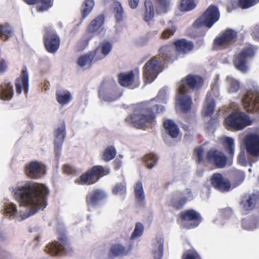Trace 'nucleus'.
<instances>
[{
	"instance_id": "1",
	"label": "nucleus",
	"mask_w": 259,
	"mask_h": 259,
	"mask_svg": "<svg viewBox=\"0 0 259 259\" xmlns=\"http://www.w3.org/2000/svg\"><path fill=\"white\" fill-rule=\"evenodd\" d=\"M47 193V187L42 184L28 182L23 186L18 187L14 196L20 206L30 209L29 215H30L46 207Z\"/></svg>"
},
{
	"instance_id": "2",
	"label": "nucleus",
	"mask_w": 259,
	"mask_h": 259,
	"mask_svg": "<svg viewBox=\"0 0 259 259\" xmlns=\"http://www.w3.org/2000/svg\"><path fill=\"white\" fill-rule=\"evenodd\" d=\"M164 110L161 105L154 104V100L137 104L133 113L126 118L137 128H143L147 127L154 119L155 113H160Z\"/></svg>"
},
{
	"instance_id": "3",
	"label": "nucleus",
	"mask_w": 259,
	"mask_h": 259,
	"mask_svg": "<svg viewBox=\"0 0 259 259\" xmlns=\"http://www.w3.org/2000/svg\"><path fill=\"white\" fill-rule=\"evenodd\" d=\"M203 84L202 78L197 75H188L181 80L176 97V106L183 112L189 111L192 107L191 93Z\"/></svg>"
},
{
	"instance_id": "4",
	"label": "nucleus",
	"mask_w": 259,
	"mask_h": 259,
	"mask_svg": "<svg viewBox=\"0 0 259 259\" xmlns=\"http://www.w3.org/2000/svg\"><path fill=\"white\" fill-rule=\"evenodd\" d=\"M253 119L245 113L241 111L232 112L225 120L227 129L237 131L243 130L250 125Z\"/></svg>"
},
{
	"instance_id": "5",
	"label": "nucleus",
	"mask_w": 259,
	"mask_h": 259,
	"mask_svg": "<svg viewBox=\"0 0 259 259\" xmlns=\"http://www.w3.org/2000/svg\"><path fill=\"white\" fill-rule=\"evenodd\" d=\"M164 70V64L159 57L154 56L148 61L143 68L144 79L146 83H150Z\"/></svg>"
},
{
	"instance_id": "6",
	"label": "nucleus",
	"mask_w": 259,
	"mask_h": 259,
	"mask_svg": "<svg viewBox=\"0 0 259 259\" xmlns=\"http://www.w3.org/2000/svg\"><path fill=\"white\" fill-rule=\"evenodd\" d=\"M109 169L107 167L97 165L93 166L87 172L82 174L75 180V183L78 185H90L98 181L101 177L108 175Z\"/></svg>"
},
{
	"instance_id": "7",
	"label": "nucleus",
	"mask_w": 259,
	"mask_h": 259,
	"mask_svg": "<svg viewBox=\"0 0 259 259\" xmlns=\"http://www.w3.org/2000/svg\"><path fill=\"white\" fill-rule=\"evenodd\" d=\"M220 18L218 8L214 6H210L204 14L197 19L193 24L195 28L205 26L210 28Z\"/></svg>"
},
{
	"instance_id": "8",
	"label": "nucleus",
	"mask_w": 259,
	"mask_h": 259,
	"mask_svg": "<svg viewBox=\"0 0 259 259\" xmlns=\"http://www.w3.org/2000/svg\"><path fill=\"white\" fill-rule=\"evenodd\" d=\"M256 51V48L251 45L244 47L242 52L235 56L234 65L236 68L242 72H246L248 67L246 65V59L253 56Z\"/></svg>"
},
{
	"instance_id": "9",
	"label": "nucleus",
	"mask_w": 259,
	"mask_h": 259,
	"mask_svg": "<svg viewBox=\"0 0 259 259\" xmlns=\"http://www.w3.org/2000/svg\"><path fill=\"white\" fill-rule=\"evenodd\" d=\"M121 95L122 93L119 91L113 82L102 84L99 91V98L107 102L115 101Z\"/></svg>"
},
{
	"instance_id": "10",
	"label": "nucleus",
	"mask_w": 259,
	"mask_h": 259,
	"mask_svg": "<svg viewBox=\"0 0 259 259\" xmlns=\"http://www.w3.org/2000/svg\"><path fill=\"white\" fill-rule=\"evenodd\" d=\"M237 36L236 31L228 29L214 39V47L218 50L226 49L235 42Z\"/></svg>"
},
{
	"instance_id": "11",
	"label": "nucleus",
	"mask_w": 259,
	"mask_h": 259,
	"mask_svg": "<svg viewBox=\"0 0 259 259\" xmlns=\"http://www.w3.org/2000/svg\"><path fill=\"white\" fill-rule=\"evenodd\" d=\"M242 104L246 110L259 113V94L257 89L248 91L242 99Z\"/></svg>"
},
{
	"instance_id": "12",
	"label": "nucleus",
	"mask_w": 259,
	"mask_h": 259,
	"mask_svg": "<svg viewBox=\"0 0 259 259\" xmlns=\"http://www.w3.org/2000/svg\"><path fill=\"white\" fill-rule=\"evenodd\" d=\"M120 84L131 89H135L140 85L139 72L138 71L122 73L118 75Z\"/></svg>"
},
{
	"instance_id": "13",
	"label": "nucleus",
	"mask_w": 259,
	"mask_h": 259,
	"mask_svg": "<svg viewBox=\"0 0 259 259\" xmlns=\"http://www.w3.org/2000/svg\"><path fill=\"white\" fill-rule=\"evenodd\" d=\"M66 135L65 125V123L63 122L55 130L54 133V152L57 158L60 157Z\"/></svg>"
},
{
	"instance_id": "14",
	"label": "nucleus",
	"mask_w": 259,
	"mask_h": 259,
	"mask_svg": "<svg viewBox=\"0 0 259 259\" xmlns=\"http://www.w3.org/2000/svg\"><path fill=\"white\" fill-rule=\"evenodd\" d=\"M107 197L108 194L105 190L101 189H95L87 195V204L89 207L97 206Z\"/></svg>"
},
{
	"instance_id": "15",
	"label": "nucleus",
	"mask_w": 259,
	"mask_h": 259,
	"mask_svg": "<svg viewBox=\"0 0 259 259\" xmlns=\"http://www.w3.org/2000/svg\"><path fill=\"white\" fill-rule=\"evenodd\" d=\"M24 172L28 177L34 179L41 177L45 172V169L43 164L34 161L25 166Z\"/></svg>"
},
{
	"instance_id": "16",
	"label": "nucleus",
	"mask_w": 259,
	"mask_h": 259,
	"mask_svg": "<svg viewBox=\"0 0 259 259\" xmlns=\"http://www.w3.org/2000/svg\"><path fill=\"white\" fill-rule=\"evenodd\" d=\"M15 85L17 95H20L23 90L25 96H27L29 89V77L26 67L22 68L20 76L15 80Z\"/></svg>"
},
{
	"instance_id": "17",
	"label": "nucleus",
	"mask_w": 259,
	"mask_h": 259,
	"mask_svg": "<svg viewBox=\"0 0 259 259\" xmlns=\"http://www.w3.org/2000/svg\"><path fill=\"white\" fill-rule=\"evenodd\" d=\"M244 143L248 153L255 156H259V135L251 134L245 137Z\"/></svg>"
},
{
	"instance_id": "18",
	"label": "nucleus",
	"mask_w": 259,
	"mask_h": 259,
	"mask_svg": "<svg viewBox=\"0 0 259 259\" xmlns=\"http://www.w3.org/2000/svg\"><path fill=\"white\" fill-rule=\"evenodd\" d=\"M211 182L215 189L221 191L226 192L231 189L230 182L221 174H214L211 177Z\"/></svg>"
},
{
	"instance_id": "19",
	"label": "nucleus",
	"mask_w": 259,
	"mask_h": 259,
	"mask_svg": "<svg viewBox=\"0 0 259 259\" xmlns=\"http://www.w3.org/2000/svg\"><path fill=\"white\" fill-rule=\"evenodd\" d=\"M209 162L213 163L219 168L223 167L226 164V157L224 154L218 150L211 149L207 154Z\"/></svg>"
},
{
	"instance_id": "20",
	"label": "nucleus",
	"mask_w": 259,
	"mask_h": 259,
	"mask_svg": "<svg viewBox=\"0 0 259 259\" xmlns=\"http://www.w3.org/2000/svg\"><path fill=\"white\" fill-rule=\"evenodd\" d=\"M181 218L183 220L192 222L187 227L188 229H192L197 227L201 222L200 214L194 210H188L182 212Z\"/></svg>"
},
{
	"instance_id": "21",
	"label": "nucleus",
	"mask_w": 259,
	"mask_h": 259,
	"mask_svg": "<svg viewBox=\"0 0 259 259\" xmlns=\"http://www.w3.org/2000/svg\"><path fill=\"white\" fill-rule=\"evenodd\" d=\"M215 103L210 93H208L206 96V101L204 103L202 114L205 118H210L214 119L217 117V114L213 115L215 108Z\"/></svg>"
},
{
	"instance_id": "22",
	"label": "nucleus",
	"mask_w": 259,
	"mask_h": 259,
	"mask_svg": "<svg viewBox=\"0 0 259 259\" xmlns=\"http://www.w3.org/2000/svg\"><path fill=\"white\" fill-rule=\"evenodd\" d=\"M175 47L177 56L178 55H183L188 53L193 49V43L185 39H181L175 41L174 42Z\"/></svg>"
},
{
	"instance_id": "23",
	"label": "nucleus",
	"mask_w": 259,
	"mask_h": 259,
	"mask_svg": "<svg viewBox=\"0 0 259 259\" xmlns=\"http://www.w3.org/2000/svg\"><path fill=\"white\" fill-rule=\"evenodd\" d=\"M112 46L111 44L106 40L100 42L97 49L93 52L95 56V59L102 60L107 56L111 51Z\"/></svg>"
},
{
	"instance_id": "24",
	"label": "nucleus",
	"mask_w": 259,
	"mask_h": 259,
	"mask_svg": "<svg viewBox=\"0 0 259 259\" xmlns=\"http://www.w3.org/2000/svg\"><path fill=\"white\" fill-rule=\"evenodd\" d=\"M256 204V196L254 194H246L241 198L240 206L244 213L252 210Z\"/></svg>"
},
{
	"instance_id": "25",
	"label": "nucleus",
	"mask_w": 259,
	"mask_h": 259,
	"mask_svg": "<svg viewBox=\"0 0 259 259\" xmlns=\"http://www.w3.org/2000/svg\"><path fill=\"white\" fill-rule=\"evenodd\" d=\"M178 193H174L172 195L171 205L177 209H180L186 203L193 198V195L191 191L189 189H187L183 192L182 196L178 200L176 199V197L178 195Z\"/></svg>"
},
{
	"instance_id": "26",
	"label": "nucleus",
	"mask_w": 259,
	"mask_h": 259,
	"mask_svg": "<svg viewBox=\"0 0 259 259\" xmlns=\"http://www.w3.org/2000/svg\"><path fill=\"white\" fill-rule=\"evenodd\" d=\"M161 61L166 60L172 61L177 58L176 50H174L172 46L164 45L161 47L159 50V55Z\"/></svg>"
},
{
	"instance_id": "27",
	"label": "nucleus",
	"mask_w": 259,
	"mask_h": 259,
	"mask_svg": "<svg viewBox=\"0 0 259 259\" xmlns=\"http://www.w3.org/2000/svg\"><path fill=\"white\" fill-rule=\"evenodd\" d=\"M164 238L159 236L156 237L153 242L152 254L154 259H161L163 253Z\"/></svg>"
},
{
	"instance_id": "28",
	"label": "nucleus",
	"mask_w": 259,
	"mask_h": 259,
	"mask_svg": "<svg viewBox=\"0 0 259 259\" xmlns=\"http://www.w3.org/2000/svg\"><path fill=\"white\" fill-rule=\"evenodd\" d=\"M104 23V17L100 15L92 21L88 27V34L93 33L95 34H101L104 32L102 25Z\"/></svg>"
},
{
	"instance_id": "29",
	"label": "nucleus",
	"mask_w": 259,
	"mask_h": 259,
	"mask_svg": "<svg viewBox=\"0 0 259 259\" xmlns=\"http://www.w3.org/2000/svg\"><path fill=\"white\" fill-rule=\"evenodd\" d=\"M14 95L13 87L12 83L6 80L0 85V99L3 100L9 101Z\"/></svg>"
},
{
	"instance_id": "30",
	"label": "nucleus",
	"mask_w": 259,
	"mask_h": 259,
	"mask_svg": "<svg viewBox=\"0 0 259 259\" xmlns=\"http://www.w3.org/2000/svg\"><path fill=\"white\" fill-rule=\"evenodd\" d=\"M132 249V245L125 246L121 244H115L112 245L110 250V253L114 256L125 255Z\"/></svg>"
},
{
	"instance_id": "31",
	"label": "nucleus",
	"mask_w": 259,
	"mask_h": 259,
	"mask_svg": "<svg viewBox=\"0 0 259 259\" xmlns=\"http://www.w3.org/2000/svg\"><path fill=\"white\" fill-rule=\"evenodd\" d=\"M166 132L172 138H176L179 135V129L174 121L166 120L163 122Z\"/></svg>"
},
{
	"instance_id": "32",
	"label": "nucleus",
	"mask_w": 259,
	"mask_h": 259,
	"mask_svg": "<svg viewBox=\"0 0 259 259\" xmlns=\"http://www.w3.org/2000/svg\"><path fill=\"white\" fill-rule=\"evenodd\" d=\"M60 46V38L54 30L50 31V53H55Z\"/></svg>"
},
{
	"instance_id": "33",
	"label": "nucleus",
	"mask_w": 259,
	"mask_h": 259,
	"mask_svg": "<svg viewBox=\"0 0 259 259\" xmlns=\"http://www.w3.org/2000/svg\"><path fill=\"white\" fill-rule=\"evenodd\" d=\"M94 58L95 59V56L92 52L89 54L80 56L78 59L77 64L83 69H88L91 67Z\"/></svg>"
},
{
	"instance_id": "34",
	"label": "nucleus",
	"mask_w": 259,
	"mask_h": 259,
	"mask_svg": "<svg viewBox=\"0 0 259 259\" xmlns=\"http://www.w3.org/2000/svg\"><path fill=\"white\" fill-rule=\"evenodd\" d=\"M258 225V220L254 217L244 219L241 222L242 228L248 231H253L256 229Z\"/></svg>"
},
{
	"instance_id": "35",
	"label": "nucleus",
	"mask_w": 259,
	"mask_h": 259,
	"mask_svg": "<svg viewBox=\"0 0 259 259\" xmlns=\"http://www.w3.org/2000/svg\"><path fill=\"white\" fill-rule=\"evenodd\" d=\"M95 6L94 0H84L80 8L82 19L85 18L93 11Z\"/></svg>"
},
{
	"instance_id": "36",
	"label": "nucleus",
	"mask_w": 259,
	"mask_h": 259,
	"mask_svg": "<svg viewBox=\"0 0 259 259\" xmlns=\"http://www.w3.org/2000/svg\"><path fill=\"white\" fill-rule=\"evenodd\" d=\"M13 30L8 23L0 25V38L3 41L7 40L12 36Z\"/></svg>"
},
{
	"instance_id": "37",
	"label": "nucleus",
	"mask_w": 259,
	"mask_h": 259,
	"mask_svg": "<svg viewBox=\"0 0 259 259\" xmlns=\"http://www.w3.org/2000/svg\"><path fill=\"white\" fill-rule=\"evenodd\" d=\"M72 99V94L68 91H63L57 94V100L62 106L68 104Z\"/></svg>"
},
{
	"instance_id": "38",
	"label": "nucleus",
	"mask_w": 259,
	"mask_h": 259,
	"mask_svg": "<svg viewBox=\"0 0 259 259\" xmlns=\"http://www.w3.org/2000/svg\"><path fill=\"white\" fill-rule=\"evenodd\" d=\"M227 85L228 92L236 93L240 88L239 81L231 76H227L225 79Z\"/></svg>"
},
{
	"instance_id": "39",
	"label": "nucleus",
	"mask_w": 259,
	"mask_h": 259,
	"mask_svg": "<svg viewBox=\"0 0 259 259\" xmlns=\"http://www.w3.org/2000/svg\"><path fill=\"white\" fill-rule=\"evenodd\" d=\"M159 157L158 155L154 153H150L146 154L143 158V161L148 169H152L154 167L158 162Z\"/></svg>"
},
{
	"instance_id": "40",
	"label": "nucleus",
	"mask_w": 259,
	"mask_h": 259,
	"mask_svg": "<svg viewBox=\"0 0 259 259\" xmlns=\"http://www.w3.org/2000/svg\"><path fill=\"white\" fill-rule=\"evenodd\" d=\"M196 6L195 0H180L179 9L181 12H188L193 10Z\"/></svg>"
},
{
	"instance_id": "41",
	"label": "nucleus",
	"mask_w": 259,
	"mask_h": 259,
	"mask_svg": "<svg viewBox=\"0 0 259 259\" xmlns=\"http://www.w3.org/2000/svg\"><path fill=\"white\" fill-rule=\"evenodd\" d=\"M170 0H158L156 1V11L158 14L167 12L171 8Z\"/></svg>"
},
{
	"instance_id": "42",
	"label": "nucleus",
	"mask_w": 259,
	"mask_h": 259,
	"mask_svg": "<svg viewBox=\"0 0 259 259\" xmlns=\"http://www.w3.org/2000/svg\"><path fill=\"white\" fill-rule=\"evenodd\" d=\"M23 1L30 5L35 4L38 12L47 10L49 8V0H23Z\"/></svg>"
},
{
	"instance_id": "43",
	"label": "nucleus",
	"mask_w": 259,
	"mask_h": 259,
	"mask_svg": "<svg viewBox=\"0 0 259 259\" xmlns=\"http://www.w3.org/2000/svg\"><path fill=\"white\" fill-rule=\"evenodd\" d=\"M154 11L152 2L150 0L145 1V15L144 19L146 21L151 20L154 16Z\"/></svg>"
},
{
	"instance_id": "44",
	"label": "nucleus",
	"mask_w": 259,
	"mask_h": 259,
	"mask_svg": "<svg viewBox=\"0 0 259 259\" xmlns=\"http://www.w3.org/2000/svg\"><path fill=\"white\" fill-rule=\"evenodd\" d=\"M222 141L225 145L226 150L230 156L234 153V140L233 138L228 137H223Z\"/></svg>"
},
{
	"instance_id": "45",
	"label": "nucleus",
	"mask_w": 259,
	"mask_h": 259,
	"mask_svg": "<svg viewBox=\"0 0 259 259\" xmlns=\"http://www.w3.org/2000/svg\"><path fill=\"white\" fill-rule=\"evenodd\" d=\"M116 154L115 148L112 146L107 147L103 151L102 158L105 161H108L114 158Z\"/></svg>"
},
{
	"instance_id": "46",
	"label": "nucleus",
	"mask_w": 259,
	"mask_h": 259,
	"mask_svg": "<svg viewBox=\"0 0 259 259\" xmlns=\"http://www.w3.org/2000/svg\"><path fill=\"white\" fill-rule=\"evenodd\" d=\"M4 211L6 215L12 219H14L17 213L16 205L13 203L5 204Z\"/></svg>"
},
{
	"instance_id": "47",
	"label": "nucleus",
	"mask_w": 259,
	"mask_h": 259,
	"mask_svg": "<svg viewBox=\"0 0 259 259\" xmlns=\"http://www.w3.org/2000/svg\"><path fill=\"white\" fill-rule=\"evenodd\" d=\"M177 28L171 21H169L168 26L161 33V38L168 39L173 35L176 32Z\"/></svg>"
},
{
	"instance_id": "48",
	"label": "nucleus",
	"mask_w": 259,
	"mask_h": 259,
	"mask_svg": "<svg viewBox=\"0 0 259 259\" xmlns=\"http://www.w3.org/2000/svg\"><path fill=\"white\" fill-rule=\"evenodd\" d=\"M65 248L63 242H55L50 244V253L52 255H56L59 252L62 251Z\"/></svg>"
},
{
	"instance_id": "49",
	"label": "nucleus",
	"mask_w": 259,
	"mask_h": 259,
	"mask_svg": "<svg viewBox=\"0 0 259 259\" xmlns=\"http://www.w3.org/2000/svg\"><path fill=\"white\" fill-rule=\"evenodd\" d=\"M135 193L136 198L140 201H143L145 199V194L141 182H138L135 187Z\"/></svg>"
},
{
	"instance_id": "50",
	"label": "nucleus",
	"mask_w": 259,
	"mask_h": 259,
	"mask_svg": "<svg viewBox=\"0 0 259 259\" xmlns=\"http://www.w3.org/2000/svg\"><path fill=\"white\" fill-rule=\"evenodd\" d=\"M113 194L122 196L126 193L125 184L124 182L117 183L112 189Z\"/></svg>"
},
{
	"instance_id": "51",
	"label": "nucleus",
	"mask_w": 259,
	"mask_h": 259,
	"mask_svg": "<svg viewBox=\"0 0 259 259\" xmlns=\"http://www.w3.org/2000/svg\"><path fill=\"white\" fill-rule=\"evenodd\" d=\"M113 10L116 19L117 21H121L123 18V10L120 3L115 2L113 3Z\"/></svg>"
},
{
	"instance_id": "52",
	"label": "nucleus",
	"mask_w": 259,
	"mask_h": 259,
	"mask_svg": "<svg viewBox=\"0 0 259 259\" xmlns=\"http://www.w3.org/2000/svg\"><path fill=\"white\" fill-rule=\"evenodd\" d=\"M144 226L140 223L136 224L134 230L131 236V239H135L141 236L143 233Z\"/></svg>"
},
{
	"instance_id": "53",
	"label": "nucleus",
	"mask_w": 259,
	"mask_h": 259,
	"mask_svg": "<svg viewBox=\"0 0 259 259\" xmlns=\"http://www.w3.org/2000/svg\"><path fill=\"white\" fill-rule=\"evenodd\" d=\"M219 76L217 75L215 78L214 79L213 82L211 84V91L208 93L211 94V97H212V96H214L215 97H218L219 96Z\"/></svg>"
},
{
	"instance_id": "54",
	"label": "nucleus",
	"mask_w": 259,
	"mask_h": 259,
	"mask_svg": "<svg viewBox=\"0 0 259 259\" xmlns=\"http://www.w3.org/2000/svg\"><path fill=\"white\" fill-rule=\"evenodd\" d=\"M182 259H201V257L196 250H188L183 254Z\"/></svg>"
},
{
	"instance_id": "55",
	"label": "nucleus",
	"mask_w": 259,
	"mask_h": 259,
	"mask_svg": "<svg viewBox=\"0 0 259 259\" xmlns=\"http://www.w3.org/2000/svg\"><path fill=\"white\" fill-rule=\"evenodd\" d=\"M258 2L259 0H238V5L242 9H248Z\"/></svg>"
},
{
	"instance_id": "56",
	"label": "nucleus",
	"mask_w": 259,
	"mask_h": 259,
	"mask_svg": "<svg viewBox=\"0 0 259 259\" xmlns=\"http://www.w3.org/2000/svg\"><path fill=\"white\" fill-rule=\"evenodd\" d=\"M168 89L166 87H164L161 89L156 97V99L158 100L159 102H161L162 103H166V101L168 98Z\"/></svg>"
},
{
	"instance_id": "57",
	"label": "nucleus",
	"mask_w": 259,
	"mask_h": 259,
	"mask_svg": "<svg viewBox=\"0 0 259 259\" xmlns=\"http://www.w3.org/2000/svg\"><path fill=\"white\" fill-rule=\"evenodd\" d=\"M89 34L87 33L84 35L81 40H80L77 44V48L79 50H83L88 44V42L91 38L89 36Z\"/></svg>"
},
{
	"instance_id": "58",
	"label": "nucleus",
	"mask_w": 259,
	"mask_h": 259,
	"mask_svg": "<svg viewBox=\"0 0 259 259\" xmlns=\"http://www.w3.org/2000/svg\"><path fill=\"white\" fill-rule=\"evenodd\" d=\"M237 161L239 163L242 165H246V162L245 161V152L242 150L239 153Z\"/></svg>"
},
{
	"instance_id": "59",
	"label": "nucleus",
	"mask_w": 259,
	"mask_h": 259,
	"mask_svg": "<svg viewBox=\"0 0 259 259\" xmlns=\"http://www.w3.org/2000/svg\"><path fill=\"white\" fill-rule=\"evenodd\" d=\"M203 150L201 147L195 148L194 151L195 155L197 157V161L200 162L202 160Z\"/></svg>"
},
{
	"instance_id": "60",
	"label": "nucleus",
	"mask_w": 259,
	"mask_h": 259,
	"mask_svg": "<svg viewBox=\"0 0 259 259\" xmlns=\"http://www.w3.org/2000/svg\"><path fill=\"white\" fill-rule=\"evenodd\" d=\"M63 170L64 172L67 175L72 174L74 171L73 167L69 164H64L63 167Z\"/></svg>"
},
{
	"instance_id": "61",
	"label": "nucleus",
	"mask_w": 259,
	"mask_h": 259,
	"mask_svg": "<svg viewBox=\"0 0 259 259\" xmlns=\"http://www.w3.org/2000/svg\"><path fill=\"white\" fill-rule=\"evenodd\" d=\"M44 41L46 49L49 52V30L47 28L45 29Z\"/></svg>"
},
{
	"instance_id": "62",
	"label": "nucleus",
	"mask_w": 259,
	"mask_h": 259,
	"mask_svg": "<svg viewBox=\"0 0 259 259\" xmlns=\"http://www.w3.org/2000/svg\"><path fill=\"white\" fill-rule=\"evenodd\" d=\"M140 0H128L130 7L132 9H136L139 4Z\"/></svg>"
},
{
	"instance_id": "63",
	"label": "nucleus",
	"mask_w": 259,
	"mask_h": 259,
	"mask_svg": "<svg viewBox=\"0 0 259 259\" xmlns=\"http://www.w3.org/2000/svg\"><path fill=\"white\" fill-rule=\"evenodd\" d=\"M252 35L253 37L259 39V24L254 27L252 30Z\"/></svg>"
},
{
	"instance_id": "64",
	"label": "nucleus",
	"mask_w": 259,
	"mask_h": 259,
	"mask_svg": "<svg viewBox=\"0 0 259 259\" xmlns=\"http://www.w3.org/2000/svg\"><path fill=\"white\" fill-rule=\"evenodd\" d=\"M47 87V86L46 85V83H45L44 87H42V89H44L45 91H46Z\"/></svg>"
}]
</instances>
